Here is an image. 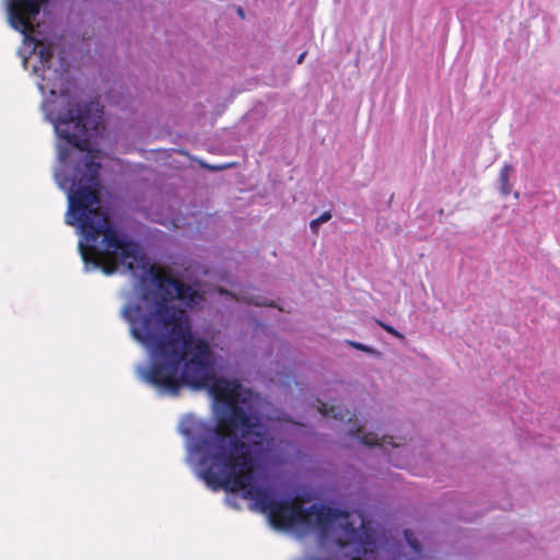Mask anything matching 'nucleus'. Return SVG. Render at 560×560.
Here are the masks:
<instances>
[{
    "mask_svg": "<svg viewBox=\"0 0 560 560\" xmlns=\"http://www.w3.org/2000/svg\"><path fill=\"white\" fill-rule=\"evenodd\" d=\"M377 324L389 335L394 336L399 340H405V335L398 331L395 327L384 322L377 320Z\"/></svg>",
    "mask_w": 560,
    "mask_h": 560,
    "instance_id": "nucleus-12",
    "label": "nucleus"
},
{
    "mask_svg": "<svg viewBox=\"0 0 560 560\" xmlns=\"http://www.w3.org/2000/svg\"><path fill=\"white\" fill-rule=\"evenodd\" d=\"M43 4V0H37V16L39 15L40 13V7Z\"/></svg>",
    "mask_w": 560,
    "mask_h": 560,
    "instance_id": "nucleus-20",
    "label": "nucleus"
},
{
    "mask_svg": "<svg viewBox=\"0 0 560 560\" xmlns=\"http://www.w3.org/2000/svg\"><path fill=\"white\" fill-rule=\"evenodd\" d=\"M116 265H103L100 260V267L97 269H101L105 275L110 276L114 275L117 271Z\"/></svg>",
    "mask_w": 560,
    "mask_h": 560,
    "instance_id": "nucleus-15",
    "label": "nucleus"
},
{
    "mask_svg": "<svg viewBox=\"0 0 560 560\" xmlns=\"http://www.w3.org/2000/svg\"><path fill=\"white\" fill-rule=\"evenodd\" d=\"M404 535H405V538H406L407 542L415 550V552H419L421 550V546H420V544L415 538L411 539V537H412L411 532L406 529L404 532Z\"/></svg>",
    "mask_w": 560,
    "mask_h": 560,
    "instance_id": "nucleus-13",
    "label": "nucleus"
},
{
    "mask_svg": "<svg viewBox=\"0 0 560 560\" xmlns=\"http://www.w3.org/2000/svg\"><path fill=\"white\" fill-rule=\"evenodd\" d=\"M514 172L512 164L505 163L499 174L498 189L503 197L509 196L512 192V185L510 184L511 173Z\"/></svg>",
    "mask_w": 560,
    "mask_h": 560,
    "instance_id": "nucleus-8",
    "label": "nucleus"
},
{
    "mask_svg": "<svg viewBox=\"0 0 560 560\" xmlns=\"http://www.w3.org/2000/svg\"><path fill=\"white\" fill-rule=\"evenodd\" d=\"M336 544L339 546V547H342L341 542L339 539H336Z\"/></svg>",
    "mask_w": 560,
    "mask_h": 560,
    "instance_id": "nucleus-24",
    "label": "nucleus"
},
{
    "mask_svg": "<svg viewBox=\"0 0 560 560\" xmlns=\"http://www.w3.org/2000/svg\"><path fill=\"white\" fill-rule=\"evenodd\" d=\"M225 167H226V166H224V165H220V166H215V167H213V170H224Z\"/></svg>",
    "mask_w": 560,
    "mask_h": 560,
    "instance_id": "nucleus-22",
    "label": "nucleus"
},
{
    "mask_svg": "<svg viewBox=\"0 0 560 560\" xmlns=\"http://www.w3.org/2000/svg\"><path fill=\"white\" fill-rule=\"evenodd\" d=\"M68 153H69L68 150L60 151V158L63 160Z\"/></svg>",
    "mask_w": 560,
    "mask_h": 560,
    "instance_id": "nucleus-21",
    "label": "nucleus"
},
{
    "mask_svg": "<svg viewBox=\"0 0 560 560\" xmlns=\"http://www.w3.org/2000/svg\"><path fill=\"white\" fill-rule=\"evenodd\" d=\"M327 535H328V529L327 528H325V527L319 528V530H318V538H319V540H324Z\"/></svg>",
    "mask_w": 560,
    "mask_h": 560,
    "instance_id": "nucleus-17",
    "label": "nucleus"
},
{
    "mask_svg": "<svg viewBox=\"0 0 560 560\" xmlns=\"http://www.w3.org/2000/svg\"><path fill=\"white\" fill-rule=\"evenodd\" d=\"M240 499H243L242 495L238 498L237 495L233 494V495H226L225 498V502L229 506L235 509V510H238L241 509L240 506Z\"/></svg>",
    "mask_w": 560,
    "mask_h": 560,
    "instance_id": "nucleus-14",
    "label": "nucleus"
},
{
    "mask_svg": "<svg viewBox=\"0 0 560 560\" xmlns=\"http://www.w3.org/2000/svg\"><path fill=\"white\" fill-rule=\"evenodd\" d=\"M55 106L56 109L48 110L43 104V109L47 110V118L54 124L58 137L73 148L86 149L88 142L98 135L103 114L101 104L62 95Z\"/></svg>",
    "mask_w": 560,
    "mask_h": 560,
    "instance_id": "nucleus-5",
    "label": "nucleus"
},
{
    "mask_svg": "<svg viewBox=\"0 0 560 560\" xmlns=\"http://www.w3.org/2000/svg\"><path fill=\"white\" fill-rule=\"evenodd\" d=\"M340 528L346 538L354 546L357 553H363L364 548L372 545V538L363 527H355L353 523L346 521L340 524Z\"/></svg>",
    "mask_w": 560,
    "mask_h": 560,
    "instance_id": "nucleus-6",
    "label": "nucleus"
},
{
    "mask_svg": "<svg viewBox=\"0 0 560 560\" xmlns=\"http://www.w3.org/2000/svg\"><path fill=\"white\" fill-rule=\"evenodd\" d=\"M127 270L139 278L135 301L120 312L131 337L147 349L149 361L136 366L138 378L162 396L176 397L183 387L209 388L215 376V359L206 338L190 317L172 303V292L149 266L129 261Z\"/></svg>",
    "mask_w": 560,
    "mask_h": 560,
    "instance_id": "nucleus-1",
    "label": "nucleus"
},
{
    "mask_svg": "<svg viewBox=\"0 0 560 560\" xmlns=\"http://www.w3.org/2000/svg\"><path fill=\"white\" fill-rule=\"evenodd\" d=\"M305 56H306V51H303L302 54H300V56L296 59V63H302L304 61Z\"/></svg>",
    "mask_w": 560,
    "mask_h": 560,
    "instance_id": "nucleus-18",
    "label": "nucleus"
},
{
    "mask_svg": "<svg viewBox=\"0 0 560 560\" xmlns=\"http://www.w3.org/2000/svg\"><path fill=\"white\" fill-rule=\"evenodd\" d=\"M237 14L244 19L245 18V11L243 10V8L238 7L237 10H236Z\"/></svg>",
    "mask_w": 560,
    "mask_h": 560,
    "instance_id": "nucleus-19",
    "label": "nucleus"
},
{
    "mask_svg": "<svg viewBox=\"0 0 560 560\" xmlns=\"http://www.w3.org/2000/svg\"><path fill=\"white\" fill-rule=\"evenodd\" d=\"M168 284H171L175 289L178 295V300L186 308L192 310L196 306L198 302V296L189 287H183L173 281H170Z\"/></svg>",
    "mask_w": 560,
    "mask_h": 560,
    "instance_id": "nucleus-7",
    "label": "nucleus"
},
{
    "mask_svg": "<svg viewBox=\"0 0 560 560\" xmlns=\"http://www.w3.org/2000/svg\"><path fill=\"white\" fill-rule=\"evenodd\" d=\"M310 528V524L305 521H299L298 522V529L302 533H306Z\"/></svg>",
    "mask_w": 560,
    "mask_h": 560,
    "instance_id": "nucleus-16",
    "label": "nucleus"
},
{
    "mask_svg": "<svg viewBox=\"0 0 560 560\" xmlns=\"http://www.w3.org/2000/svg\"><path fill=\"white\" fill-rule=\"evenodd\" d=\"M332 218L331 211H324L318 218L310 222V230L313 234L317 235L322 224L328 222Z\"/></svg>",
    "mask_w": 560,
    "mask_h": 560,
    "instance_id": "nucleus-9",
    "label": "nucleus"
},
{
    "mask_svg": "<svg viewBox=\"0 0 560 560\" xmlns=\"http://www.w3.org/2000/svg\"><path fill=\"white\" fill-rule=\"evenodd\" d=\"M346 342L351 348L360 350V351L365 352L368 354H371L374 358H380L381 354H382L381 351H378L377 349H375V348H373L371 346H368L365 343H362V342H359V341H354V340H347Z\"/></svg>",
    "mask_w": 560,
    "mask_h": 560,
    "instance_id": "nucleus-10",
    "label": "nucleus"
},
{
    "mask_svg": "<svg viewBox=\"0 0 560 560\" xmlns=\"http://www.w3.org/2000/svg\"><path fill=\"white\" fill-rule=\"evenodd\" d=\"M514 198H515V199H518V198H520V192H518V191H515V192H514Z\"/></svg>",
    "mask_w": 560,
    "mask_h": 560,
    "instance_id": "nucleus-23",
    "label": "nucleus"
},
{
    "mask_svg": "<svg viewBox=\"0 0 560 560\" xmlns=\"http://www.w3.org/2000/svg\"><path fill=\"white\" fill-rule=\"evenodd\" d=\"M40 24L37 21V59L39 62H45L47 59V48L42 45L43 38H39L40 31H39Z\"/></svg>",
    "mask_w": 560,
    "mask_h": 560,
    "instance_id": "nucleus-11",
    "label": "nucleus"
},
{
    "mask_svg": "<svg viewBox=\"0 0 560 560\" xmlns=\"http://www.w3.org/2000/svg\"><path fill=\"white\" fill-rule=\"evenodd\" d=\"M101 162L90 154L80 156L73 164L71 174L66 170L55 173L60 189L67 192L68 210L65 221L80 234L79 250L84 270L100 267V253L119 256L125 266L129 260L144 262L141 242L131 236L122 226L100 214L101 200L95 190L102 187Z\"/></svg>",
    "mask_w": 560,
    "mask_h": 560,
    "instance_id": "nucleus-3",
    "label": "nucleus"
},
{
    "mask_svg": "<svg viewBox=\"0 0 560 560\" xmlns=\"http://www.w3.org/2000/svg\"><path fill=\"white\" fill-rule=\"evenodd\" d=\"M215 413L220 420L230 422L234 433L225 435L219 429L202 420L186 416L179 424V432L187 439V451L196 456V474L213 491L225 488L237 471L260 464L268 455L279 464L283 459L275 452V442L281 438L273 428L275 419L253 404L233 409L223 402Z\"/></svg>",
    "mask_w": 560,
    "mask_h": 560,
    "instance_id": "nucleus-2",
    "label": "nucleus"
},
{
    "mask_svg": "<svg viewBox=\"0 0 560 560\" xmlns=\"http://www.w3.org/2000/svg\"><path fill=\"white\" fill-rule=\"evenodd\" d=\"M276 454L281 455L282 462L277 464L273 457L268 455L260 464H252L250 468L255 471L243 478L244 489L242 498L253 501L252 508L259 512L272 510L276 505H288L296 499L311 502L318 498V492L308 483L301 481L287 480L281 486L272 482L270 468H278L292 464L300 450L296 443L290 439L281 436L275 442Z\"/></svg>",
    "mask_w": 560,
    "mask_h": 560,
    "instance_id": "nucleus-4",
    "label": "nucleus"
}]
</instances>
